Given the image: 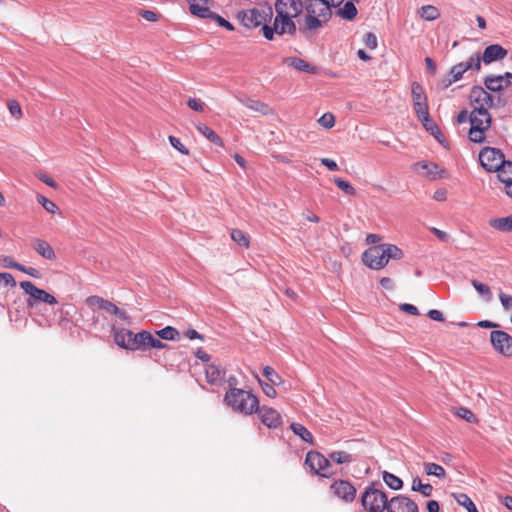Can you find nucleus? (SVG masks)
I'll return each mask as SVG.
<instances>
[{
    "mask_svg": "<svg viewBox=\"0 0 512 512\" xmlns=\"http://www.w3.org/2000/svg\"><path fill=\"white\" fill-rule=\"evenodd\" d=\"M284 63L288 66L293 67L294 69L310 74H316L318 71V68L315 66H312L304 59L298 58V57H287L284 59Z\"/></svg>",
    "mask_w": 512,
    "mask_h": 512,
    "instance_id": "5701e85b",
    "label": "nucleus"
},
{
    "mask_svg": "<svg viewBox=\"0 0 512 512\" xmlns=\"http://www.w3.org/2000/svg\"><path fill=\"white\" fill-rule=\"evenodd\" d=\"M414 111L419 121H427L429 114L427 100L413 103Z\"/></svg>",
    "mask_w": 512,
    "mask_h": 512,
    "instance_id": "4c0bfd02",
    "label": "nucleus"
},
{
    "mask_svg": "<svg viewBox=\"0 0 512 512\" xmlns=\"http://www.w3.org/2000/svg\"><path fill=\"white\" fill-rule=\"evenodd\" d=\"M334 183L341 189L346 195L354 196L356 194L355 188L346 180L342 178H335Z\"/></svg>",
    "mask_w": 512,
    "mask_h": 512,
    "instance_id": "de8ad7c7",
    "label": "nucleus"
},
{
    "mask_svg": "<svg viewBox=\"0 0 512 512\" xmlns=\"http://www.w3.org/2000/svg\"><path fill=\"white\" fill-rule=\"evenodd\" d=\"M412 490L416 492H420L424 497L431 496L433 492V487L430 484H423L419 477H415L412 481Z\"/></svg>",
    "mask_w": 512,
    "mask_h": 512,
    "instance_id": "72a5a7b5",
    "label": "nucleus"
},
{
    "mask_svg": "<svg viewBox=\"0 0 512 512\" xmlns=\"http://www.w3.org/2000/svg\"><path fill=\"white\" fill-rule=\"evenodd\" d=\"M169 142L180 153H182L184 155H188V153H189L188 149L181 143V141L177 137L169 136Z\"/></svg>",
    "mask_w": 512,
    "mask_h": 512,
    "instance_id": "4d7b16f0",
    "label": "nucleus"
},
{
    "mask_svg": "<svg viewBox=\"0 0 512 512\" xmlns=\"http://www.w3.org/2000/svg\"><path fill=\"white\" fill-rule=\"evenodd\" d=\"M481 61L482 57H480L479 54H474L467 61H463L461 63L466 72L469 70L479 71L481 69Z\"/></svg>",
    "mask_w": 512,
    "mask_h": 512,
    "instance_id": "79ce46f5",
    "label": "nucleus"
},
{
    "mask_svg": "<svg viewBox=\"0 0 512 512\" xmlns=\"http://www.w3.org/2000/svg\"><path fill=\"white\" fill-rule=\"evenodd\" d=\"M492 347L505 357L512 356V337L505 331L494 330L490 333Z\"/></svg>",
    "mask_w": 512,
    "mask_h": 512,
    "instance_id": "9b49d317",
    "label": "nucleus"
},
{
    "mask_svg": "<svg viewBox=\"0 0 512 512\" xmlns=\"http://www.w3.org/2000/svg\"><path fill=\"white\" fill-rule=\"evenodd\" d=\"M472 286L475 288V290L482 296L484 299L489 302L492 300V293L491 289L488 285L483 284L475 279L471 280Z\"/></svg>",
    "mask_w": 512,
    "mask_h": 512,
    "instance_id": "58836bf2",
    "label": "nucleus"
},
{
    "mask_svg": "<svg viewBox=\"0 0 512 512\" xmlns=\"http://www.w3.org/2000/svg\"><path fill=\"white\" fill-rule=\"evenodd\" d=\"M149 337L150 332L146 330H143L139 333L132 332V339H130V342L128 341V348H130V350L132 351L140 349L146 350L148 346L147 342H149Z\"/></svg>",
    "mask_w": 512,
    "mask_h": 512,
    "instance_id": "412c9836",
    "label": "nucleus"
},
{
    "mask_svg": "<svg viewBox=\"0 0 512 512\" xmlns=\"http://www.w3.org/2000/svg\"><path fill=\"white\" fill-rule=\"evenodd\" d=\"M8 109L14 117L20 118L22 116V110L17 101H15V100L9 101Z\"/></svg>",
    "mask_w": 512,
    "mask_h": 512,
    "instance_id": "bf43d9fd",
    "label": "nucleus"
},
{
    "mask_svg": "<svg viewBox=\"0 0 512 512\" xmlns=\"http://www.w3.org/2000/svg\"><path fill=\"white\" fill-rule=\"evenodd\" d=\"M455 500L460 506L464 507L468 512H478L475 504L467 494H457L455 495Z\"/></svg>",
    "mask_w": 512,
    "mask_h": 512,
    "instance_id": "c9c22d12",
    "label": "nucleus"
},
{
    "mask_svg": "<svg viewBox=\"0 0 512 512\" xmlns=\"http://www.w3.org/2000/svg\"><path fill=\"white\" fill-rule=\"evenodd\" d=\"M329 457L336 464H344L352 461V456L345 451H334L329 454Z\"/></svg>",
    "mask_w": 512,
    "mask_h": 512,
    "instance_id": "49530a36",
    "label": "nucleus"
},
{
    "mask_svg": "<svg viewBox=\"0 0 512 512\" xmlns=\"http://www.w3.org/2000/svg\"><path fill=\"white\" fill-rule=\"evenodd\" d=\"M484 85L487 90L492 91V92H500L507 88V86L505 85V83L503 81V78L500 77L499 75H494V74H491V75H488L485 77Z\"/></svg>",
    "mask_w": 512,
    "mask_h": 512,
    "instance_id": "bb28decb",
    "label": "nucleus"
},
{
    "mask_svg": "<svg viewBox=\"0 0 512 512\" xmlns=\"http://www.w3.org/2000/svg\"><path fill=\"white\" fill-rule=\"evenodd\" d=\"M147 343H148L147 349H150V348L164 349L167 346L165 343H163L159 339L155 338L151 333H150V337H149V342H147Z\"/></svg>",
    "mask_w": 512,
    "mask_h": 512,
    "instance_id": "052dcab7",
    "label": "nucleus"
},
{
    "mask_svg": "<svg viewBox=\"0 0 512 512\" xmlns=\"http://www.w3.org/2000/svg\"><path fill=\"white\" fill-rule=\"evenodd\" d=\"M19 285L21 289L29 295L27 305L30 307L37 303H47L49 305H55L58 303L57 299L53 295L43 289L37 288L31 281H22Z\"/></svg>",
    "mask_w": 512,
    "mask_h": 512,
    "instance_id": "6e6552de",
    "label": "nucleus"
},
{
    "mask_svg": "<svg viewBox=\"0 0 512 512\" xmlns=\"http://www.w3.org/2000/svg\"><path fill=\"white\" fill-rule=\"evenodd\" d=\"M469 99L474 107L473 109L488 111L494 104V97L481 86L472 87Z\"/></svg>",
    "mask_w": 512,
    "mask_h": 512,
    "instance_id": "f8f14e48",
    "label": "nucleus"
},
{
    "mask_svg": "<svg viewBox=\"0 0 512 512\" xmlns=\"http://www.w3.org/2000/svg\"><path fill=\"white\" fill-rule=\"evenodd\" d=\"M498 173L499 180L507 186L510 182H512V161H504L503 165L496 170Z\"/></svg>",
    "mask_w": 512,
    "mask_h": 512,
    "instance_id": "7c9ffc66",
    "label": "nucleus"
},
{
    "mask_svg": "<svg viewBox=\"0 0 512 512\" xmlns=\"http://www.w3.org/2000/svg\"><path fill=\"white\" fill-rule=\"evenodd\" d=\"M489 225L501 232H512V214L507 217L492 218Z\"/></svg>",
    "mask_w": 512,
    "mask_h": 512,
    "instance_id": "c85d7f7f",
    "label": "nucleus"
},
{
    "mask_svg": "<svg viewBox=\"0 0 512 512\" xmlns=\"http://www.w3.org/2000/svg\"><path fill=\"white\" fill-rule=\"evenodd\" d=\"M465 72V68L461 62L452 66L448 74L441 81L442 88H448L453 83L461 80Z\"/></svg>",
    "mask_w": 512,
    "mask_h": 512,
    "instance_id": "6ab92c4d",
    "label": "nucleus"
},
{
    "mask_svg": "<svg viewBox=\"0 0 512 512\" xmlns=\"http://www.w3.org/2000/svg\"><path fill=\"white\" fill-rule=\"evenodd\" d=\"M259 384L261 385L262 390L266 396H268L270 398H274L276 396V390L273 387L274 385L268 384V383H263L260 379H259Z\"/></svg>",
    "mask_w": 512,
    "mask_h": 512,
    "instance_id": "680f3d73",
    "label": "nucleus"
},
{
    "mask_svg": "<svg viewBox=\"0 0 512 512\" xmlns=\"http://www.w3.org/2000/svg\"><path fill=\"white\" fill-rule=\"evenodd\" d=\"M361 503L368 512H383L387 511L389 500L385 492L373 484L362 494Z\"/></svg>",
    "mask_w": 512,
    "mask_h": 512,
    "instance_id": "423d86ee",
    "label": "nucleus"
},
{
    "mask_svg": "<svg viewBox=\"0 0 512 512\" xmlns=\"http://www.w3.org/2000/svg\"><path fill=\"white\" fill-rule=\"evenodd\" d=\"M331 490L338 498L346 502H352L356 496L355 487L349 481L346 480L335 481L331 485Z\"/></svg>",
    "mask_w": 512,
    "mask_h": 512,
    "instance_id": "4468645a",
    "label": "nucleus"
},
{
    "mask_svg": "<svg viewBox=\"0 0 512 512\" xmlns=\"http://www.w3.org/2000/svg\"><path fill=\"white\" fill-rule=\"evenodd\" d=\"M86 304L91 308H97L109 314H114L117 311L115 304L99 296H89L86 299Z\"/></svg>",
    "mask_w": 512,
    "mask_h": 512,
    "instance_id": "a211bd4d",
    "label": "nucleus"
},
{
    "mask_svg": "<svg viewBox=\"0 0 512 512\" xmlns=\"http://www.w3.org/2000/svg\"><path fill=\"white\" fill-rule=\"evenodd\" d=\"M32 247L40 256L45 259L54 260L56 258L52 246L45 240L34 238L32 240Z\"/></svg>",
    "mask_w": 512,
    "mask_h": 512,
    "instance_id": "4be33fe9",
    "label": "nucleus"
},
{
    "mask_svg": "<svg viewBox=\"0 0 512 512\" xmlns=\"http://www.w3.org/2000/svg\"><path fill=\"white\" fill-rule=\"evenodd\" d=\"M479 161L487 172H495L503 165L505 156L498 148L484 147L479 153Z\"/></svg>",
    "mask_w": 512,
    "mask_h": 512,
    "instance_id": "1a4fd4ad",
    "label": "nucleus"
},
{
    "mask_svg": "<svg viewBox=\"0 0 512 512\" xmlns=\"http://www.w3.org/2000/svg\"><path fill=\"white\" fill-rule=\"evenodd\" d=\"M420 18L426 21H434L440 17V10L434 5H424L417 10Z\"/></svg>",
    "mask_w": 512,
    "mask_h": 512,
    "instance_id": "c756f323",
    "label": "nucleus"
},
{
    "mask_svg": "<svg viewBox=\"0 0 512 512\" xmlns=\"http://www.w3.org/2000/svg\"><path fill=\"white\" fill-rule=\"evenodd\" d=\"M319 123L325 128H332L335 124L334 115L331 113H325L319 118Z\"/></svg>",
    "mask_w": 512,
    "mask_h": 512,
    "instance_id": "864d4df0",
    "label": "nucleus"
},
{
    "mask_svg": "<svg viewBox=\"0 0 512 512\" xmlns=\"http://www.w3.org/2000/svg\"><path fill=\"white\" fill-rule=\"evenodd\" d=\"M156 334L163 340L173 341L176 340L179 332L172 326H166L165 328L156 331Z\"/></svg>",
    "mask_w": 512,
    "mask_h": 512,
    "instance_id": "c03bdc74",
    "label": "nucleus"
},
{
    "mask_svg": "<svg viewBox=\"0 0 512 512\" xmlns=\"http://www.w3.org/2000/svg\"><path fill=\"white\" fill-rule=\"evenodd\" d=\"M305 464L311 469V471H313L317 475L326 478L331 475V472L329 470V460L319 452H308L305 458Z\"/></svg>",
    "mask_w": 512,
    "mask_h": 512,
    "instance_id": "9d476101",
    "label": "nucleus"
},
{
    "mask_svg": "<svg viewBox=\"0 0 512 512\" xmlns=\"http://www.w3.org/2000/svg\"><path fill=\"white\" fill-rule=\"evenodd\" d=\"M276 17L281 22V30L287 29L294 33L297 31L294 18H297L303 11L304 4L301 0H276Z\"/></svg>",
    "mask_w": 512,
    "mask_h": 512,
    "instance_id": "20e7f679",
    "label": "nucleus"
},
{
    "mask_svg": "<svg viewBox=\"0 0 512 512\" xmlns=\"http://www.w3.org/2000/svg\"><path fill=\"white\" fill-rule=\"evenodd\" d=\"M358 10L352 1H346L343 7H339L336 15L344 20L351 21L357 16Z\"/></svg>",
    "mask_w": 512,
    "mask_h": 512,
    "instance_id": "cd10ccee",
    "label": "nucleus"
},
{
    "mask_svg": "<svg viewBox=\"0 0 512 512\" xmlns=\"http://www.w3.org/2000/svg\"><path fill=\"white\" fill-rule=\"evenodd\" d=\"M382 477L386 485L393 490H400L403 487V481L392 473L384 471Z\"/></svg>",
    "mask_w": 512,
    "mask_h": 512,
    "instance_id": "f704fd0d",
    "label": "nucleus"
},
{
    "mask_svg": "<svg viewBox=\"0 0 512 512\" xmlns=\"http://www.w3.org/2000/svg\"><path fill=\"white\" fill-rule=\"evenodd\" d=\"M321 163H322V165H324L325 167H327L331 171H337L338 170L337 163L334 160L330 159V158H322L321 159Z\"/></svg>",
    "mask_w": 512,
    "mask_h": 512,
    "instance_id": "774afa93",
    "label": "nucleus"
},
{
    "mask_svg": "<svg viewBox=\"0 0 512 512\" xmlns=\"http://www.w3.org/2000/svg\"><path fill=\"white\" fill-rule=\"evenodd\" d=\"M424 469L427 475L436 476L440 479H443L446 476L445 469L436 463H425Z\"/></svg>",
    "mask_w": 512,
    "mask_h": 512,
    "instance_id": "e433bc0d",
    "label": "nucleus"
},
{
    "mask_svg": "<svg viewBox=\"0 0 512 512\" xmlns=\"http://www.w3.org/2000/svg\"><path fill=\"white\" fill-rule=\"evenodd\" d=\"M272 16L273 9L268 5L258 6L238 13V18L242 25L249 29L262 25L268 19H271Z\"/></svg>",
    "mask_w": 512,
    "mask_h": 512,
    "instance_id": "0eeeda50",
    "label": "nucleus"
},
{
    "mask_svg": "<svg viewBox=\"0 0 512 512\" xmlns=\"http://www.w3.org/2000/svg\"><path fill=\"white\" fill-rule=\"evenodd\" d=\"M294 434L298 435L303 441L312 444L313 436L311 432L300 423H292L290 426Z\"/></svg>",
    "mask_w": 512,
    "mask_h": 512,
    "instance_id": "2f4dec72",
    "label": "nucleus"
},
{
    "mask_svg": "<svg viewBox=\"0 0 512 512\" xmlns=\"http://www.w3.org/2000/svg\"><path fill=\"white\" fill-rule=\"evenodd\" d=\"M231 238L233 241H235L238 245L248 248L250 241L249 237L246 233H244L242 230L239 229H233L231 231Z\"/></svg>",
    "mask_w": 512,
    "mask_h": 512,
    "instance_id": "ea45409f",
    "label": "nucleus"
},
{
    "mask_svg": "<svg viewBox=\"0 0 512 512\" xmlns=\"http://www.w3.org/2000/svg\"><path fill=\"white\" fill-rule=\"evenodd\" d=\"M111 332L113 334V338L115 343L126 350H130L128 348V341L130 342V339H132V331L127 330L124 328H117L115 324L111 325Z\"/></svg>",
    "mask_w": 512,
    "mask_h": 512,
    "instance_id": "aec40b11",
    "label": "nucleus"
},
{
    "mask_svg": "<svg viewBox=\"0 0 512 512\" xmlns=\"http://www.w3.org/2000/svg\"><path fill=\"white\" fill-rule=\"evenodd\" d=\"M411 92H412L413 103L427 100V97H426V95L424 93V90H423L422 86L419 83L414 82L412 84V91Z\"/></svg>",
    "mask_w": 512,
    "mask_h": 512,
    "instance_id": "09e8293b",
    "label": "nucleus"
},
{
    "mask_svg": "<svg viewBox=\"0 0 512 512\" xmlns=\"http://www.w3.org/2000/svg\"><path fill=\"white\" fill-rule=\"evenodd\" d=\"M0 277H1V281H3L6 286H11V287L16 286V281L12 274L0 273Z\"/></svg>",
    "mask_w": 512,
    "mask_h": 512,
    "instance_id": "e2e57ef3",
    "label": "nucleus"
},
{
    "mask_svg": "<svg viewBox=\"0 0 512 512\" xmlns=\"http://www.w3.org/2000/svg\"><path fill=\"white\" fill-rule=\"evenodd\" d=\"M425 129L427 131H430V133L439 141L441 142V138L443 137V134L439 130L436 123L428 116L427 121H420Z\"/></svg>",
    "mask_w": 512,
    "mask_h": 512,
    "instance_id": "a18cd8bd",
    "label": "nucleus"
},
{
    "mask_svg": "<svg viewBox=\"0 0 512 512\" xmlns=\"http://www.w3.org/2000/svg\"><path fill=\"white\" fill-rule=\"evenodd\" d=\"M37 201L49 213L54 214V213H56L58 211L57 205L53 201L47 199L43 195H38L37 196Z\"/></svg>",
    "mask_w": 512,
    "mask_h": 512,
    "instance_id": "8fccbe9b",
    "label": "nucleus"
},
{
    "mask_svg": "<svg viewBox=\"0 0 512 512\" xmlns=\"http://www.w3.org/2000/svg\"><path fill=\"white\" fill-rule=\"evenodd\" d=\"M189 4L190 12L200 18L208 19L211 16L209 3L210 0H187Z\"/></svg>",
    "mask_w": 512,
    "mask_h": 512,
    "instance_id": "f3484780",
    "label": "nucleus"
},
{
    "mask_svg": "<svg viewBox=\"0 0 512 512\" xmlns=\"http://www.w3.org/2000/svg\"><path fill=\"white\" fill-rule=\"evenodd\" d=\"M262 31H263L264 37L267 40H273L275 34H278V35L288 34L291 36L296 34L291 30H287V29L281 30V22H279L277 19H274L273 26L264 24L262 27Z\"/></svg>",
    "mask_w": 512,
    "mask_h": 512,
    "instance_id": "393cba45",
    "label": "nucleus"
},
{
    "mask_svg": "<svg viewBox=\"0 0 512 512\" xmlns=\"http://www.w3.org/2000/svg\"><path fill=\"white\" fill-rule=\"evenodd\" d=\"M364 44L370 49H376L378 45L377 37L374 33L368 32L364 35Z\"/></svg>",
    "mask_w": 512,
    "mask_h": 512,
    "instance_id": "6e6d98bb",
    "label": "nucleus"
},
{
    "mask_svg": "<svg viewBox=\"0 0 512 512\" xmlns=\"http://www.w3.org/2000/svg\"><path fill=\"white\" fill-rule=\"evenodd\" d=\"M438 165L434 162H426V161H422V162H417L414 164V169L418 170V169H422L425 171V173L427 175H437L438 174Z\"/></svg>",
    "mask_w": 512,
    "mask_h": 512,
    "instance_id": "a19ab883",
    "label": "nucleus"
},
{
    "mask_svg": "<svg viewBox=\"0 0 512 512\" xmlns=\"http://www.w3.org/2000/svg\"><path fill=\"white\" fill-rule=\"evenodd\" d=\"M259 417L261 422L269 428H277L282 424L280 413L273 408H259Z\"/></svg>",
    "mask_w": 512,
    "mask_h": 512,
    "instance_id": "2eb2a0df",
    "label": "nucleus"
},
{
    "mask_svg": "<svg viewBox=\"0 0 512 512\" xmlns=\"http://www.w3.org/2000/svg\"><path fill=\"white\" fill-rule=\"evenodd\" d=\"M196 128L209 141H211L214 144L222 146L223 143L221 138L210 127L204 124H197Z\"/></svg>",
    "mask_w": 512,
    "mask_h": 512,
    "instance_id": "473e14b6",
    "label": "nucleus"
},
{
    "mask_svg": "<svg viewBox=\"0 0 512 512\" xmlns=\"http://www.w3.org/2000/svg\"><path fill=\"white\" fill-rule=\"evenodd\" d=\"M403 257V251L393 244H379L368 248L362 255L366 266L374 270L385 267L390 259L399 260Z\"/></svg>",
    "mask_w": 512,
    "mask_h": 512,
    "instance_id": "f03ea898",
    "label": "nucleus"
},
{
    "mask_svg": "<svg viewBox=\"0 0 512 512\" xmlns=\"http://www.w3.org/2000/svg\"><path fill=\"white\" fill-rule=\"evenodd\" d=\"M456 414L460 418L466 420L469 423H473L476 420L475 415L472 413V411L465 407L458 408Z\"/></svg>",
    "mask_w": 512,
    "mask_h": 512,
    "instance_id": "3c124183",
    "label": "nucleus"
},
{
    "mask_svg": "<svg viewBox=\"0 0 512 512\" xmlns=\"http://www.w3.org/2000/svg\"><path fill=\"white\" fill-rule=\"evenodd\" d=\"M209 19L216 21L221 27H224L225 29H227L229 31L234 30V26L229 21H227L226 19H224L223 17H221L220 15H218L214 12L211 13V16Z\"/></svg>",
    "mask_w": 512,
    "mask_h": 512,
    "instance_id": "603ef678",
    "label": "nucleus"
},
{
    "mask_svg": "<svg viewBox=\"0 0 512 512\" xmlns=\"http://www.w3.org/2000/svg\"><path fill=\"white\" fill-rule=\"evenodd\" d=\"M225 403L234 411L251 415L259 410L258 398L249 391L231 388L224 397Z\"/></svg>",
    "mask_w": 512,
    "mask_h": 512,
    "instance_id": "7ed1b4c3",
    "label": "nucleus"
},
{
    "mask_svg": "<svg viewBox=\"0 0 512 512\" xmlns=\"http://www.w3.org/2000/svg\"><path fill=\"white\" fill-rule=\"evenodd\" d=\"M145 20L155 22L158 20V15L151 10H141L139 13Z\"/></svg>",
    "mask_w": 512,
    "mask_h": 512,
    "instance_id": "0e129e2a",
    "label": "nucleus"
},
{
    "mask_svg": "<svg viewBox=\"0 0 512 512\" xmlns=\"http://www.w3.org/2000/svg\"><path fill=\"white\" fill-rule=\"evenodd\" d=\"M14 259L11 256L0 255V266L3 268H10L14 265Z\"/></svg>",
    "mask_w": 512,
    "mask_h": 512,
    "instance_id": "338daca9",
    "label": "nucleus"
},
{
    "mask_svg": "<svg viewBox=\"0 0 512 512\" xmlns=\"http://www.w3.org/2000/svg\"><path fill=\"white\" fill-rule=\"evenodd\" d=\"M207 382L211 385L220 384L225 377V371L218 365L209 364L205 370Z\"/></svg>",
    "mask_w": 512,
    "mask_h": 512,
    "instance_id": "b1692460",
    "label": "nucleus"
},
{
    "mask_svg": "<svg viewBox=\"0 0 512 512\" xmlns=\"http://www.w3.org/2000/svg\"><path fill=\"white\" fill-rule=\"evenodd\" d=\"M187 105L190 109L197 112H202L204 110V103L200 99L189 98Z\"/></svg>",
    "mask_w": 512,
    "mask_h": 512,
    "instance_id": "13d9d810",
    "label": "nucleus"
},
{
    "mask_svg": "<svg viewBox=\"0 0 512 512\" xmlns=\"http://www.w3.org/2000/svg\"><path fill=\"white\" fill-rule=\"evenodd\" d=\"M387 512H419L415 501L404 495H397L389 500Z\"/></svg>",
    "mask_w": 512,
    "mask_h": 512,
    "instance_id": "ddd939ff",
    "label": "nucleus"
},
{
    "mask_svg": "<svg viewBox=\"0 0 512 512\" xmlns=\"http://www.w3.org/2000/svg\"><path fill=\"white\" fill-rule=\"evenodd\" d=\"M263 375L272 385H280L283 382L281 376L270 366L263 368Z\"/></svg>",
    "mask_w": 512,
    "mask_h": 512,
    "instance_id": "37998d69",
    "label": "nucleus"
},
{
    "mask_svg": "<svg viewBox=\"0 0 512 512\" xmlns=\"http://www.w3.org/2000/svg\"><path fill=\"white\" fill-rule=\"evenodd\" d=\"M507 53V50L504 49L501 45L492 44L485 48L482 55V61L485 64H490L492 62L504 59L507 56Z\"/></svg>",
    "mask_w": 512,
    "mask_h": 512,
    "instance_id": "dca6fc26",
    "label": "nucleus"
},
{
    "mask_svg": "<svg viewBox=\"0 0 512 512\" xmlns=\"http://www.w3.org/2000/svg\"><path fill=\"white\" fill-rule=\"evenodd\" d=\"M400 309L410 315H418L419 311L416 306L408 303H404L400 305Z\"/></svg>",
    "mask_w": 512,
    "mask_h": 512,
    "instance_id": "69168bd1",
    "label": "nucleus"
},
{
    "mask_svg": "<svg viewBox=\"0 0 512 512\" xmlns=\"http://www.w3.org/2000/svg\"><path fill=\"white\" fill-rule=\"evenodd\" d=\"M471 127L468 132L469 139L474 143L485 141V132L491 126V115L486 110L473 109L469 115Z\"/></svg>",
    "mask_w": 512,
    "mask_h": 512,
    "instance_id": "39448f33",
    "label": "nucleus"
},
{
    "mask_svg": "<svg viewBox=\"0 0 512 512\" xmlns=\"http://www.w3.org/2000/svg\"><path fill=\"white\" fill-rule=\"evenodd\" d=\"M304 32H316L323 28L332 17V7L328 0H305Z\"/></svg>",
    "mask_w": 512,
    "mask_h": 512,
    "instance_id": "f257e3e1",
    "label": "nucleus"
},
{
    "mask_svg": "<svg viewBox=\"0 0 512 512\" xmlns=\"http://www.w3.org/2000/svg\"><path fill=\"white\" fill-rule=\"evenodd\" d=\"M240 102L248 109L258 112L262 115H268V114L272 113L271 108L267 104H265L259 100L245 98V99H240Z\"/></svg>",
    "mask_w": 512,
    "mask_h": 512,
    "instance_id": "a878e982",
    "label": "nucleus"
},
{
    "mask_svg": "<svg viewBox=\"0 0 512 512\" xmlns=\"http://www.w3.org/2000/svg\"><path fill=\"white\" fill-rule=\"evenodd\" d=\"M499 300H500L501 305L505 311L512 310V295H508L506 293L500 292Z\"/></svg>",
    "mask_w": 512,
    "mask_h": 512,
    "instance_id": "5fc2aeb1",
    "label": "nucleus"
}]
</instances>
